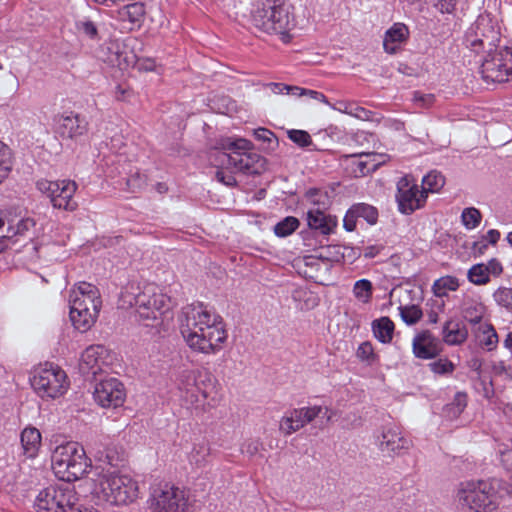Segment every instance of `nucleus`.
I'll return each instance as SVG.
<instances>
[{
  "label": "nucleus",
  "instance_id": "nucleus-1",
  "mask_svg": "<svg viewBox=\"0 0 512 512\" xmlns=\"http://www.w3.org/2000/svg\"><path fill=\"white\" fill-rule=\"evenodd\" d=\"M294 7L289 0H257L250 11V22L259 31L280 35L289 42V31L296 26Z\"/></svg>",
  "mask_w": 512,
  "mask_h": 512
},
{
  "label": "nucleus",
  "instance_id": "nucleus-2",
  "mask_svg": "<svg viewBox=\"0 0 512 512\" xmlns=\"http://www.w3.org/2000/svg\"><path fill=\"white\" fill-rule=\"evenodd\" d=\"M69 303V316L75 329L82 333L88 331L95 323L101 307L98 288L90 283L80 282Z\"/></svg>",
  "mask_w": 512,
  "mask_h": 512
},
{
  "label": "nucleus",
  "instance_id": "nucleus-3",
  "mask_svg": "<svg viewBox=\"0 0 512 512\" xmlns=\"http://www.w3.org/2000/svg\"><path fill=\"white\" fill-rule=\"evenodd\" d=\"M138 484L129 475L107 470L94 481L93 493L112 505H125L138 497Z\"/></svg>",
  "mask_w": 512,
  "mask_h": 512
},
{
  "label": "nucleus",
  "instance_id": "nucleus-4",
  "mask_svg": "<svg viewBox=\"0 0 512 512\" xmlns=\"http://www.w3.org/2000/svg\"><path fill=\"white\" fill-rule=\"evenodd\" d=\"M457 497L462 506L473 512H495L500 504L495 480L462 483Z\"/></svg>",
  "mask_w": 512,
  "mask_h": 512
},
{
  "label": "nucleus",
  "instance_id": "nucleus-5",
  "mask_svg": "<svg viewBox=\"0 0 512 512\" xmlns=\"http://www.w3.org/2000/svg\"><path fill=\"white\" fill-rule=\"evenodd\" d=\"M34 506L39 512H83L74 487L64 481L42 489Z\"/></svg>",
  "mask_w": 512,
  "mask_h": 512
},
{
  "label": "nucleus",
  "instance_id": "nucleus-6",
  "mask_svg": "<svg viewBox=\"0 0 512 512\" xmlns=\"http://www.w3.org/2000/svg\"><path fill=\"white\" fill-rule=\"evenodd\" d=\"M500 40V30L488 16H479L464 36L465 46L476 53L502 48Z\"/></svg>",
  "mask_w": 512,
  "mask_h": 512
},
{
  "label": "nucleus",
  "instance_id": "nucleus-7",
  "mask_svg": "<svg viewBox=\"0 0 512 512\" xmlns=\"http://www.w3.org/2000/svg\"><path fill=\"white\" fill-rule=\"evenodd\" d=\"M212 314L204 308L203 303L187 305L178 317L179 328L187 345L192 349L199 341L200 333L207 323L211 322Z\"/></svg>",
  "mask_w": 512,
  "mask_h": 512
},
{
  "label": "nucleus",
  "instance_id": "nucleus-8",
  "mask_svg": "<svg viewBox=\"0 0 512 512\" xmlns=\"http://www.w3.org/2000/svg\"><path fill=\"white\" fill-rule=\"evenodd\" d=\"M66 378L60 367L49 364V367L35 369L29 380L40 397L56 398L65 392Z\"/></svg>",
  "mask_w": 512,
  "mask_h": 512
},
{
  "label": "nucleus",
  "instance_id": "nucleus-9",
  "mask_svg": "<svg viewBox=\"0 0 512 512\" xmlns=\"http://www.w3.org/2000/svg\"><path fill=\"white\" fill-rule=\"evenodd\" d=\"M480 72L487 83H502L512 75V49L504 45L502 48L486 53Z\"/></svg>",
  "mask_w": 512,
  "mask_h": 512
},
{
  "label": "nucleus",
  "instance_id": "nucleus-10",
  "mask_svg": "<svg viewBox=\"0 0 512 512\" xmlns=\"http://www.w3.org/2000/svg\"><path fill=\"white\" fill-rule=\"evenodd\" d=\"M149 502L152 512H184L187 507L185 492L168 483L153 487Z\"/></svg>",
  "mask_w": 512,
  "mask_h": 512
},
{
  "label": "nucleus",
  "instance_id": "nucleus-11",
  "mask_svg": "<svg viewBox=\"0 0 512 512\" xmlns=\"http://www.w3.org/2000/svg\"><path fill=\"white\" fill-rule=\"evenodd\" d=\"M318 417L325 418L326 421H329L331 416L328 408L312 406L291 409L282 417L280 421V431L283 432L284 435H291Z\"/></svg>",
  "mask_w": 512,
  "mask_h": 512
},
{
  "label": "nucleus",
  "instance_id": "nucleus-12",
  "mask_svg": "<svg viewBox=\"0 0 512 512\" xmlns=\"http://www.w3.org/2000/svg\"><path fill=\"white\" fill-rule=\"evenodd\" d=\"M426 195L423 190H419L415 179L410 175H405L397 182L396 201L398 210L405 215L412 214L415 210L421 208L426 202Z\"/></svg>",
  "mask_w": 512,
  "mask_h": 512
},
{
  "label": "nucleus",
  "instance_id": "nucleus-13",
  "mask_svg": "<svg viewBox=\"0 0 512 512\" xmlns=\"http://www.w3.org/2000/svg\"><path fill=\"white\" fill-rule=\"evenodd\" d=\"M89 123L84 115L69 112L56 119V133L62 140L82 144L87 138Z\"/></svg>",
  "mask_w": 512,
  "mask_h": 512
},
{
  "label": "nucleus",
  "instance_id": "nucleus-14",
  "mask_svg": "<svg viewBox=\"0 0 512 512\" xmlns=\"http://www.w3.org/2000/svg\"><path fill=\"white\" fill-rule=\"evenodd\" d=\"M221 163L228 168H234L246 175H261L267 170V160L253 152H237L221 154Z\"/></svg>",
  "mask_w": 512,
  "mask_h": 512
},
{
  "label": "nucleus",
  "instance_id": "nucleus-15",
  "mask_svg": "<svg viewBox=\"0 0 512 512\" xmlns=\"http://www.w3.org/2000/svg\"><path fill=\"white\" fill-rule=\"evenodd\" d=\"M95 382L93 397L101 407L117 408L123 405L126 399V390L120 380L111 377Z\"/></svg>",
  "mask_w": 512,
  "mask_h": 512
},
{
  "label": "nucleus",
  "instance_id": "nucleus-16",
  "mask_svg": "<svg viewBox=\"0 0 512 512\" xmlns=\"http://www.w3.org/2000/svg\"><path fill=\"white\" fill-rule=\"evenodd\" d=\"M206 382L211 384L212 376L206 370H183L179 376V389L186 391L190 395V402L200 403L208 397L206 389H202L200 384L206 387Z\"/></svg>",
  "mask_w": 512,
  "mask_h": 512
},
{
  "label": "nucleus",
  "instance_id": "nucleus-17",
  "mask_svg": "<svg viewBox=\"0 0 512 512\" xmlns=\"http://www.w3.org/2000/svg\"><path fill=\"white\" fill-rule=\"evenodd\" d=\"M221 324V316L212 315L211 322L206 324L204 331L200 333L199 341L192 349L205 354L218 351L220 345L227 339V333Z\"/></svg>",
  "mask_w": 512,
  "mask_h": 512
},
{
  "label": "nucleus",
  "instance_id": "nucleus-18",
  "mask_svg": "<svg viewBox=\"0 0 512 512\" xmlns=\"http://www.w3.org/2000/svg\"><path fill=\"white\" fill-rule=\"evenodd\" d=\"M107 353L103 345H92L86 348L81 354L79 370L87 379L98 381V375L107 366L104 355Z\"/></svg>",
  "mask_w": 512,
  "mask_h": 512
},
{
  "label": "nucleus",
  "instance_id": "nucleus-19",
  "mask_svg": "<svg viewBox=\"0 0 512 512\" xmlns=\"http://www.w3.org/2000/svg\"><path fill=\"white\" fill-rule=\"evenodd\" d=\"M54 472L62 481L71 483L82 478L88 471L90 465L87 463L86 452L82 447L81 450L74 453L62 466H57Z\"/></svg>",
  "mask_w": 512,
  "mask_h": 512
},
{
  "label": "nucleus",
  "instance_id": "nucleus-20",
  "mask_svg": "<svg viewBox=\"0 0 512 512\" xmlns=\"http://www.w3.org/2000/svg\"><path fill=\"white\" fill-rule=\"evenodd\" d=\"M412 350L416 358L434 359L442 352V345L429 330H424L414 337Z\"/></svg>",
  "mask_w": 512,
  "mask_h": 512
},
{
  "label": "nucleus",
  "instance_id": "nucleus-21",
  "mask_svg": "<svg viewBox=\"0 0 512 512\" xmlns=\"http://www.w3.org/2000/svg\"><path fill=\"white\" fill-rule=\"evenodd\" d=\"M376 444L379 450L388 456L399 455L402 450H408L410 447V441L392 428L384 429L377 436Z\"/></svg>",
  "mask_w": 512,
  "mask_h": 512
},
{
  "label": "nucleus",
  "instance_id": "nucleus-22",
  "mask_svg": "<svg viewBox=\"0 0 512 512\" xmlns=\"http://www.w3.org/2000/svg\"><path fill=\"white\" fill-rule=\"evenodd\" d=\"M307 225L310 230L318 232L321 235H330L334 233L338 224L336 216L328 214L321 207H312L306 213Z\"/></svg>",
  "mask_w": 512,
  "mask_h": 512
},
{
  "label": "nucleus",
  "instance_id": "nucleus-23",
  "mask_svg": "<svg viewBox=\"0 0 512 512\" xmlns=\"http://www.w3.org/2000/svg\"><path fill=\"white\" fill-rule=\"evenodd\" d=\"M59 183L58 191L54 192L50 198L51 204L57 209H63L70 212L76 210L78 204L73 199V196L77 190V184L70 180L59 181Z\"/></svg>",
  "mask_w": 512,
  "mask_h": 512
},
{
  "label": "nucleus",
  "instance_id": "nucleus-24",
  "mask_svg": "<svg viewBox=\"0 0 512 512\" xmlns=\"http://www.w3.org/2000/svg\"><path fill=\"white\" fill-rule=\"evenodd\" d=\"M409 37L408 27L403 23H395L389 28L384 35L383 48L388 54H396L402 44H404Z\"/></svg>",
  "mask_w": 512,
  "mask_h": 512
},
{
  "label": "nucleus",
  "instance_id": "nucleus-25",
  "mask_svg": "<svg viewBox=\"0 0 512 512\" xmlns=\"http://www.w3.org/2000/svg\"><path fill=\"white\" fill-rule=\"evenodd\" d=\"M109 50L114 56L110 59V62L118 66L121 70L127 69L136 63V55L125 41L112 42Z\"/></svg>",
  "mask_w": 512,
  "mask_h": 512
},
{
  "label": "nucleus",
  "instance_id": "nucleus-26",
  "mask_svg": "<svg viewBox=\"0 0 512 512\" xmlns=\"http://www.w3.org/2000/svg\"><path fill=\"white\" fill-rule=\"evenodd\" d=\"M96 460L101 463V472L98 474L99 477L103 475L107 470L118 471L117 468L125 461L124 453L119 452L116 447H105L103 450H99L95 454Z\"/></svg>",
  "mask_w": 512,
  "mask_h": 512
},
{
  "label": "nucleus",
  "instance_id": "nucleus-27",
  "mask_svg": "<svg viewBox=\"0 0 512 512\" xmlns=\"http://www.w3.org/2000/svg\"><path fill=\"white\" fill-rule=\"evenodd\" d=\"M442 336L446 344L460 345L467 340L468 329L462 322L450 319L443 325Z\"/></svg>",
  "mask_w": 512,
  "mask_h": 512
},
{
  "label": "nucleus",
  "instance_id": "nucleus-28",
  "mask_svg": "<svg viewBox=\"0 0 512 512\" xmlns=\"http://www.w3.org/2000/svg\"><path fill=\"white\" fill-rule=\"evenodd\" d=\"M41 433L36 427L27 426L20 434L23 454L27 458H35L41 447Z\"/></svg>",
  "mask_w": 512,
  "mask_h": 512
},
{
  "label": "nucleus",
  "instance_id": "nucleus-29",
  "mask_svg": "<svg viewBox=\"0 0 512 512\" xmlns=\"http://www.w3.org/2000/svg\"><path fill=\"white\" fill-rule=\"evenodd\" d=\"M345 157H365V160H358L354 163L356 168L353 169V172L356 177L366 176L372 172H375L384 161L378 160V158L383 157L377 153H359L346 155Z\"/></svg>",
  "mask_w": 512,
  "mask_h": 512
},
{
  "label": "nucleus",
  "instance_id": "nucleus-30",
  "mask_svg": "<svg viewBox=\"0 0 512 512\" xmlns=\"http://www.w3.org/2000/svg\"><path fill=\"white\" fill-rule=\"evenodd\" d=\"M371 326L373 334L378 341L384 344L392 341L395 325L389 317L383 316L375 319L372 321Z\"/></svg>",
  "mask_w": 512,
  "mask_h": 512
},
{
  "label": "nucleus",
  "instance_id": "nucleus-31",
  "mask_svg": "<svg viewBox=\"0 0 512 512\" xmlns=\"http://www.w3.org/2000/svg\"><path fill=\"white\" fill-rule=\"evenodd\" d=\"M81 448L82 446L77 442H67L63 445L57 446L51 456L53 471L55 472L58 468L57 466H62L70 457H73L74 453L81 450Z\"/></svg>",
  "mask_w": 512,
  "mask_h": 512
},
{
  "label": "nucleus",
  "instance_id": "nucleus-32",
  "mask_svg": "<svg viewBox=\"0 0 512 512\" xmlns=\"http://www.w3.org/2000/svg\"><path fill=\"white\" fill-rule=\"evenodd\" d=\"M118 13L122 21H129L140 27L145 15V6L142 2L130 3L122 7Z\"/></svg>",
  "mask_w": 512,
  "mask_h": 512
},
{
  "label": "nucleus",
  "instance_id": "nucleus-33",
  "mask_svg": "<svg viewBox=\"0 0 512 512\" xmlns=\"http://www.w3.org/2000/svg\"><path fill=\"white\" fill-rule=\"evenodd\" d=\"M135 306L152 307L156 311L157 309H169L165 295L156 293L149 294L147 292L140 293L135 297Z\"/></svg>",
  "mask_w": 512,
  "mask_h": 512
},
{
  "label": "nucleus",
  "instance_id": "nucleus-34",
  "mask_svg": "<svg viewBox=\"0 0 512 512\" xmlns=\"http://www.w3.org/2000/svg\"><path fill=\"white\" fill-rule=\"evenodd\" d=\"M351 213L357 218H363L369 225H375L378 221V209L367 203H355L351 206Z\"/></svg>",
  "mask_w": 512,
  "mask_h": 512
},
{
  "label": "nucleus",
  "instance_id": "nucleus-35",
  "mask_svg": "<svg viewBox=\"0 0 512 512\" xmlns=\"http://www.w3.org/2000/svg\"><path fill=\"white\" fill-rule=\"evenodd\" d=\"M253 136L257 141L262 142L263 150L274 151L279 145L277 136L267 128L259 127L254 129Z\"/></svg>",
  "mask_w": 512,
  "mask_h": 512
},
{
  "label": "nucleus",
  "instance_id": "nucleus-36",
  "mask_svg": "<svg viewBox=\"0 0 512 512\" xmlns=\"http://www.w3.org/2000/svg\"><path fill=\"white\" fill-rule=\"evenodd\" d=\"M346 253L340 245H329L322 248L316 258L325 263H340L345 260Z\"/></svg>",
  "mask_w": 512,
  "mask_h": 512
},
{
  "label": "nucleus",
  "instance_id": "nucleus-37",
  "mask_svg": "<svg viewBox=\"0 0 512 512\" xmlns=\"http://www.w3.org/2000/svg\"><path fill=\"white\" fill-rule=\"evenodd\" d=\"M445 184V177L438 171H431L422 179V190L427 196L428 192H438Z\"/></svg>",
  "mask_w": 512,
  "mask_h": 512
},
{
  "label": "nucleus",
  "instance_id": "nucleus-38",
  "mask_svg": "<svg viewBox=\"0 0 512 512\" xmlns=\"http://www.w3.org/2000/svg\"><path fill=\"white\" fill-rule=\"evenodd\" d=\"M458 287V279L447 276L437 279L432 286V290L435 296L444 297L447 295V291H456Z\"/></svg>",
  "mask_w": 512,
  "mask_h": 512
},
{
  "label": "nucleus",
  "instance_id": "nucleus-39",
  "mask_svg": "<svg viewBox=\"0 0 512 512\" xmlns=\"http://www.w3.org/2000/svg\"><path fill=\"white\" fill-rule=\"evenodd\" d=\"M300 226V221L294 216H287L274 226V233L278 237L291 235Z\"/></svg>",
  "mask_w": 512,
  "mask_h": 512
},
{
  "label": "nucleus",
  "instance_id": "nucleus-40",
  "mask_svg": "<svg viewBox=\"0 0 512 512\" xmlns=\"http://www.w3.org/2000/svg\"><path fill=\"white\" fill-rule=\"evenodd\" d=\"M75 28L78 33L84 35L90 40H98L99 32L98 27L95 22L90 20L89 18H82L75 21Z\"/></svg>",
  "mask_w": 512,
  "mask_h": 512
},
{
  "label": "nucleus",
  "instance_id": "nucleus-41",
  "mask_svg": "<svg viewBox=\"0 0 512 512\" xmlns=\"http://www.w3.org/2000/svg\"><path fill=\"white\" fill-rule=\"evenodd\" d=\"M468 280L475 285H485L490 281L488 270L484 263L473 265L467 273Z\"/></svg>",
  "mask_w": 512,
  "mask_h": 512
},
{
  "label": "nucleus",
  "instance_id": "nucleus-42",
  "mask_svg": "<svg viewBox=\"0 0 512 512\" xmlns=\"http://www.w3.org/2000/svg\"><path fill=\"white\" fill-rule=\"evenodd\" d=\"M468 396L465 392H457L453 400L445 406L448 415L458 417L466 408Z\"/></svg>",
  "mask_w": 512,
  "mask_h": 512
},
{
  "label": "nucleus",
  "instance_id": "nucleus-43",
  "mask_svg": "<svg viewBox=\"0 0 512 512\" xmlns=\"http://www.w3.org/2000/svg\"><path fill=\"white\" fill-rule=\"evenodd\" d=\"M220 145L223 150H230L232 153L250 152L254 147L251 141L244 138H238L235 140L227 138L223 140Z\"/></svg>",
  "mask_w": 512,
  "mask_h": 512
},
{
  "label": "nucleus",
  "instance_id": "nucleus-44",
  "mask_svg": "<svg viewBox=\"0 0 512 512\" xmlns=\"http://www.w3.org/2000/svg\"><path fill=\"white\" fill-rule=\"evenodd\" d=\"M12 168L11 149L0 141V183L8 176Z\"/></svg>",
  "mask_w": 512,
  "mask_h": 512
},
{
  "label": "nucleus",
  "instance_id": "nucleus-45",
  "mask_svg": "<svg viewBox=\"0 0 512 512\" xmlns=\"http://www.w3.org/2000/svg\"><path fill=\"white\" fill-rule=\"evenodd\" d=\"M461 220L468 230H472L479 226L482 220V214L477 208L468 207L462 211Z\"/></svg>",
  "mask_w": 512,
  "mask_h": 512
},
{
  "label": "nucleus",
  "instance_id": "nucleus-46",
  "mask_svg": "<svg viewBox=\"0 0 512 512\" xmlns=\"http://www.w3.org/2000/svg\"><path fill=\"white\" fill-rule=\"evenodd\" d=\"M400 316L407 325L416 324L423 316V312L418 305L400 306Z\"/></svg>",
  "mask_w": 512,
  "mask_h": 512
},
{
  "label": "nucleus",
  "instance_id": "nucleus-47",
  "mask_svg": "<svg viewBox=\"0 0 512 512\" xmlns=\"http://www.w3.org/2000/svg\"><path fill=\"white\" fill-rule=\"evenodd\" d=\"M372 290V283L368 279H360L356 281L353 287L354 296L364 303L371 299Z\"/></svg>",
  "mask_w": 512,
  "mask_h": 512
},
{
  "label": "nucleus",
  "instance_id": "nucleus-48",
  "mask_svg": "<svg viewBox=\"0 0 512 512\" xmlns=\"http://www.w3.org/2000/svg\"><path fill=\"white\" fill-rule=\"evenodd\" d=\"M480 330L484 336L481 339V344L487 348L488 351L494 350L497 347L498 335L492 324L486 323L480 326Z\"/></svg>",
  "mask_w": 512,
  "mask_h": 512
},
{
  "label": "nucleus",
  "instance_id": "nucleus-49",
  "mask_svg": "<svg viewBox=\"0 0 512 512\" xmlns=\"http://www.w3.org/2000/svg\"><path fill=\"white\" fill-rule=\"evenodd\" d=\"M136 311L139 315V318L143 321H147L145 323L146 326H153V323H149V321L155 322L158 321L161 316L165 313V309H157L154 310L152 307L145 306H136Z\"/></svg>",
  "mask_w": 512,
  "mask_h": 512
},
{
  "label": "nucleus",
  "instance_id": "nucleus-50",
  "mask_svg": "<svg viewBox=\"0 0 512 512\" xmlns=\"http://www.w3.org/2000/svg\"><path fill=\"white\" fill-rule=\"evenodd\" d=\"M36 225V222L32 218H23L18 221L16 226H9L8 234L12 236V240L17 236H25L28 231L33 229Z\"/></svg>",
  "mask_w": 512,
  "mask_h": 512
},
{
  "label": "nucleus",
  "instance_id": "nucleus-51",
  "mask_svg": "<svg viewBox=\"0 0 512 512\" xmlns=\"http://www.w3.org/2000/svg\"><path fill=\"white\" fill-rule=\"evenodd\" d=\"M306 199L313 204V207H321L326 210L328 206V195L320 189L311 188L305 193Z\"/></svg>",
  "mask_w": 512,
  "mask_h": 512
},
{
  "label": "nucleus",
  "instance_id": "nucleus-52",
  "mask_svg": "<svg viewBox=\"0 0 512 512\" xmlns=\"http://www.w3.org/2000/svg\"><path fill=\"white\" fill-rule=\"evenodd\" d=\"M432 372L438 375H449L455 370V365L447 358H440L428 364Z\"/></svg>",
  "mask_w": 512,
  "mask_h": 512
},
{
  "label": "nucleus",
  "instance_id": "nucleus-53",
  "mask_svg": "<svg viewBox=\"0 0 512 512\" xmlns=\"http://www.w3.org/2000/svg\"><path fill=\"white\" fill-rule=\"evenodd\" d=\"M356 356L363 362L371 365L376 359L377 355L374 353L372 344L369 341L363 342L359 345Z\"/></svg>",
  "mask_w": 512,
  "mask_h": 512
},
{
  "label": "nucleus",
  "instance_id": "nucleus-54",
  "mask_svg": "<svg viewBox=\"0 0 512 512\" xmlns=\"http://www.w3.org/2000/svg\"><path fill=\"white\" fill-rule=\"evenodd\" d=\"M288 138L301 148L308 147L312 144L310 134L305 130L292 129L287 132Z\"/></svg>",
  "mask_w": 512,
  "mask_h": 512
},
{
  "label": "nucleus",
  "instance_id": "nucleus-55",
  "mask_svg": "<svg viewBox=\"0 0 512 512\" xmlns=\"http://www.w3.org/2000/svg\"><path fill=\"white\" fill-rule=\"evenodd\" d=\"M496 303L512 310V288L500 287L493 294Z\"/></svg>",
  "mask_w": 512,
  "mask_h": 512
},
{
  "label": "nucleus",
  "instance_id": "nucleus-56",
  "mask_svg": "<svg viewBox=\"0 0 512 512\" xmlns=\"http://www.w3.org/2000/svg\"><path fill=\"white\" fill-rule=\"evenodd\" d=\"M412 101L418 108L428 109L433 106L435 102L434 94H424L420 91H414Z\"/></svg>",
  "mask_w": 512,
  "mask_h": 512
},
{
  "label": "nucleus",
  "instance_id": "nucleus-57",
  "mask_svg": "<svg viewBox=\"0 0 512 512\" xmlns=\"http://www.w3.org/2000/svg\"><path fill=\"white\" fill-rule=\"evenodd\" d=\"M343 111L361 120H370L373 114L372 111L367 110L364 107L353 106L351 104H345V109Z\"/></svg>",
  "mask_w": 512,
  "mask_h": 512
},
{
  "label": "nucleus",
  "instance_id": "nucleus-58",
  "mask_svg": "<svg viewBox=\"0 0 512 512\" xmlns=\"http://www.w3.org/2000/svg\"><path fill=\"white\" fill-rule=\"evenodd\" d=\"M59 181H48V180H39L36 183L37 189L46 194L49 198L53 195L54 192H57L59 189Z\"/></svg>",
  "mask_w": 512,
  "mask_h": 512
},
{
  "label": "nucleus",
  "instance_id": "nucleus-59",
  "mask_svg": "<svg viewBox=\"0 0 512 512\" xmlns=\"http://www.w3.org/2000/svg\"><path fill=\"white\" fill-rule=\"evenodd\" d=\"M434 7L442 14H451L455 11L458 0H434Z\"/></svg>",
  "mask_w": 512,
  "mask_h": 512
},
{
  "label": "nucleus",
  "instance_id": "nucleus-60",
  "mask_svg": "<svg viewBox=\"0 0 512 512\" xmlns=\"http://www.w3.org/2000/svg\"><path fill=\"white\" fill-rule=\"evenodd\" d=\"M215 178L218 182L224 184L227 187H236L237 180L232 173H227L222 169H218L215 173Z\"/></svg>",
  "mask_w": 512,
  "mask_h": 512
},
{
  "label": "nucleus",
  "instance_id": "nucleus-61",
  "mask_svg": "<svg viewBox=\"0 0 512 512\" xmlns=\"http://www.w3.org/2000/svg\"><path fill=\"white\" fill-rule=\"evenodd\" d=\"M482 317V312L477 306H470L464 310V318L473 325L480 323Z\"/></svg>",
  "mask_w": 512,
  "mask_h": 512
},
{
  "label": "nucleus",
  "instance_id": "nucleus-62",
  "mask_svg": "<svg viewBox=\"0 0 512 512\" xmlns=\"http://www.w3.org/2000/svg\"><path fill=\"white\" fill-rule=\"evenodd\" d=\"M485 265L489 276L492 275L494 277H498L503 273V266L501 262L496 258L490 259Z\"/></svg>",
  "mask_w": 512,
  "mask_h": 512
},
{
  "label": "nucleus",
  "instance_id": "nucleus-63",
  "mask_svg": "<svg viewBox=\"0 0 512 512\" xmlns=\"http://www.w3.org/2000/svg\"><path fill=\"white\" fill-rule=\"evenodd\" d=\"M356 215L351 213V207L347 210L345 217L343 219V227L346 231L352 232L356 229Z\"/></svg>",
  "mask_w": 512,
  "mask_h": 512
},
{
  "label": "nucleus",
  "instance_id": "nucleus-64",
  "mask_svg": "<svg viewBox=\"0 0 512 512\" xmlns=\"http://www.w3.org/2000/svg\"><path fill=\"white\" fill-rule=\"evenodd\" d=\"M500 232L496 229H490L487 231L485 235L482 236V239L485 240L488 244L496 245L500 239Z\"/></svg>",
  "mask_w": 512,
  "mask_h": 512
}]
</instances>
